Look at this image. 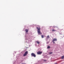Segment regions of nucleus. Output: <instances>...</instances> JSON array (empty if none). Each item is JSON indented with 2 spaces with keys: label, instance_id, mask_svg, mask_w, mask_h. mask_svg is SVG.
<instances>
[{
  "label": "nucleus",
  "instance_id": "nucleus-1",
  "mask_svg": "<svg viewBox=\"0 0 64 64\" xmlns=\"http://www.w3.org/2000/svg\"><path fill=\"white\" fill-rule=\"evenodd\" d=\"M36 28L38 29V34L39 35H41V34H42V33L40 32V27H39V28L37 27H36Z\"/></svg>",
  "mask_w": 64,
  "mask_h": 64
},
{
  "label": "nucleus",
  "instance_id": "nucleus-2",
  "mask_svg": "<svg viewBox=\"0 0 64 64\" xmlns=\"http://www.w3.org/2000/svg\"><path fill=\"white\" fill-rule=\"evenodd\" d=\"M28 54V52H26L23 55L24 56H26Z\"/></svg>",
  "mask_w": 64,
  "mask_h": 64
},
{
  "label": "nucleus",
  "instance_id": "nucleus-3",
  "mask_svg": "<svg viewBox=\"0 0 64 64\" xmlns=\"http://www.w3.org/2000/svg\"><path fill=\"white\" fill-rule=\"evenodd\" d=\"M31 55L32 56H33L34 57H36V55L34 53H32Z\"/></svg>",
  "mask_w": 64,
  "mask_h": 64
},
{
  "label": "nucleus",
  "instance_id": "nucleus-4",
  "mask_svg": "<svg viewBox=\"0 0 64 64\" xmlns=\"http://www.w3.org/2000/svg\"><path fill=\"white\" fill-rule=\"evenodd\" d=\"M38 54H41L42 53V52H40V51H38V52H37Z\"/></svg>",
  "mask_w": 64,
  "mask_h": 64
},
{
  "label": "nucleus",
  "instance_id": "nucleus-5",
  "mask_svg": "<svg viewBox=\"0 0 64 64\" xmlns=\"http://www.w3.org/2000/svg\"><path fill=\"white\" fill-rule=\"evenodd\" d=\"M57 38H54L53 39L52 41H57Z\"/></svg>",
  "mask_w": 64,
  "mask_h": 64
},
{
  "label": "nucleus",
  "instance_id": "nucleus-6",
  "mask_svg": "<svg viewBox=\"0 0 64 64\" xmlns=\"http://www.w3.org/2000/svg\"><path fill=\"white\" fill-rule=\"evenodd\" d=\"M28 30L27 29H26L25 30V31L26 32V33H27V32H28Z\"/></svg>",
  "mask_w": 64,
  "mask_h": 64
},
{
  "label": "nucleus",
  "instance_id": "nucleus-7",
  "mask_svg": "<svg viewBox=\"0 0 64 64\" xmlns=\"http://www.w3.org/2000/svg\"><path fill=\"white\" fill-rule=\"evenodd\" d=\"M36 43H38V44H40V42H39L36 41Z\"/></svg>",
  "mask_w": 64,
  "mask_h": 64
},
{
  "label": "nucleus",
  "instance_id": "nucleus-8",
  "mask_svg": "<svg viewBox=\"0 0 64 64\" xmlns=\"http://www.w3.org/2000/svg\"><path fill=\"white\" fill-rule=\"evenodd\" d=\"M44 37V36L43 35H42V38H43Z\"/></svg>",
  "mask_w": 64,
  "mask_h": 64
},
{
  "label": "nucleus",
  "instance_id": "nucleus-9",
  "mask_svg": "<svg viewBox=\"0 0 64 64\" xmlns=\"http://www.w3.org/2000/svg\"><path fill=\"white\" fill-rule=\"evenodd\" d=\"M52 32H53V31H56V30H55L54 29H53L52 30Z\"/></svg>",
  "mask_w": 64,
  "mask_h": 64
},
{
  "label": "nucleus",
  "instance_id": "nucleus-10",
  "mask_svg": "<svg viewBox=\"0 0 64 64\" xmlns=\"http://www.w3.org/2000/svg\"><path fill=\"white\" fill-rule=\"evenodd\" d=\"M49 38V36H48L46 38L47 39H48Z\"/></svg>",
  "mask_w": 64,
  "mask_h": 64
},
{
  "label": "nucleus",
  "instance_id": "nucleus-11",
  "mask_svg": "<svg viewBox=\"0 0 64 64\" xmlns=\"http://www.w3.org/2000/svg\"><path fill=\"white\" fill-rule=\"evenodd\" d=\"M64 58V56H62V59H63Z\"/></svg>",
  "mask_w": 64,
  "mask_h": 64
},
{
  "label": "nucleus",
  "instance_id": "nucleus-12",
  "mask_svg": "<svg viewBox=\"0 0 64 64\" xmlns=\"http://www.w3.org/2000/svg\"><path fill=\"white\" fill-rule=\"evenodd\" d=\"M50 48V46H48V49H49V48Z\"/></svg>",
  "mask_w": 64,
  "mask_h": 64
},
{
  "label": "nucleus",
  "instance_id": "nucleus-13",
  "mask_svg": "<svg viewBox=\"0 0 64 64\" xmlns=\"http://www.w3.org/2000/svg\"><path fill=\"white\" fill-rule=\"evenodd\" d=\"M50 54H52V52H50Z\"/></svg>",
  "mask_w": 64,
  "mask_h": 64
},
{
  "label": "nucleus",
  "instance_id": "nucleus-14",
  "mask_svg": "<svg viewBox=\"0 0 64 64\" xmlns=\"http://www.w3.org/2000/svg\"><path fill=\"white\" fill-rule=\"evenodd\" d=\"M44 61H46V60H44Z\"/></svg>",
  "mask_w": 64,
  "mask_h": 64
},
{
  "label": "nucleus",
  "instance_id": "nucleus-15",
  "mask_svg": "<svg viewBox=\"0 0 64 64\" xmlns=\"http://www.w3.org/2000/svg\"><path fill=\"white\" fill-rule=\"evenodd\" d=\"M53 43H55V42H54V41H52Z\"/></svg>",
  "mask_w": 64,
  "mask_h": 64
},
{
  "label": "nucleus",
  "instance_id": "nucleus-16",
  "mask_svg": "<svg viewBox=\"0 0 64 64\" xmlns=\"http://www.w3.org/2000/svg\"><path fill=\"white\" fill-rule=\"evenodd\" d=\"M23 64H26V63Z\"/></svg>",
  "mask_w": 64,
  "mask_h": 64
}]
</instances>
